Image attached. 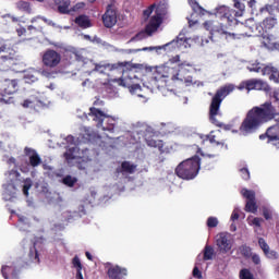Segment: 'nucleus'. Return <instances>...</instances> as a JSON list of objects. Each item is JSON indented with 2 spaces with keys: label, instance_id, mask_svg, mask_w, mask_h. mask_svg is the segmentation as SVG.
<instances>
[{
  "label": "nucleus",
  "instance_id": "1",
  "mask_svg": "<svg viewBox=\"0 0 279 279\" xmlns=\"http://www.w3.org/2000/svg\"><path fill=\"white\" fill-rule=\"evenodd\" d=\"M92 73H100L109 75L110 71L122 72L121 78H113L111 82H117L119 86L128 88L131 95L137 97H145V93L154 88H165L166 86H202V83L193 80V76L186 73H195L197 69L195 64L190 61L180 60V56H175L167 61L165 64L155 68L154 77L147 83L143 73L147 68L138 63L122 62L118 64H93Z\"/></svg>",
  "mask_w": 279,
  "mask_h": 279
},
{
  "label": "nucleus",
  "instance_id": "2",
  "mask_svg": "<svg viewBox=\"0 0 279 279\" xmlns=\"http://www.w3.org/2000/svg\"><path fill=\"white\" fill-rule=\"evenodd\" d=\"M278 114V109H276L271 102H265L259 107H254L247 112L246 118L240 125V136H250V134H254V132L260 128L262 123H267V121L276 119Z\"/></svg>",
  "mask_w": 279,
  "mask_h": 279
},
{
  "label": "nucleus",
  "instance_id": "3",
  "mask_svg": "<svg viewBox=\"0 0 279 279\" xmlns=\"http://www.w3.org/2000/svg\"><path fill=\"white\" fill-rule=\"evenodd\" d=\"M84 132L78 145L74 144L75 138L72 135L65 137V142L69 144V148L64 154L65 160H68L69 165H77L78 169H86L88 167V154L84 150L82 143L95 141V134L90 133V129L84 128Z\"/></svg>",
  "mask_w": 279,
  "mask_h": 279
},
{
  "label": "nucleus",
  "instance_id": "4",
  "mask_svg": "<svg viewBox=\"0 0 279 279\" xmlns=\"http://www.w3.org/2000/svg\"><path fill=\"white\" fill-rule=\"evenodd\" d=\"M143 19L146 22L145 34L154 36L160 29V25L169 19V2L161 0L150 4L143 11Z\"/></svg>",
  "mask_w": 279,
  "mask_h": 279
},
{
  "label": "nucleus",
  "instance_id": "5",
  "mask_svg": "<svg viewBox=\"0 0 279 279\" xmlns=\"http://www.w3.org/2000/svg\"><path fill=\"white\" fill-rule=\"evenodd\" d=\"M5 183L3 184V199L5 202H12L19 193V187L23 186V194L27 197L29 195V189H32V181L21 179V173L16 170H11L4 174Z\"/></svg>",
  "mask_w": 279,
  "mask_h": 279
},
{
  "label": "nucleus",
  "instance_id": "6",
  "mask_svg": "<svg viewBox=\"0 0 279 279\" xmlns=\"http://www.w3.org/2000/svg\"><path fill=\"white\" fill-rule=\"evenodd\" d=\"M24 155L26 158H28V161L25 159V157H20L19 162H16V159H14V157H10L9 155L3 156V161L7 162V165H13V167H17L22 173H29L32 167H40L43 159L36 149L32 147H25Z\"/></svg>",
  "mask_w": 279,
  "mask_h": 279
},
{
  "label": "nucleus",
  "instance_id": "7",
  "mask_svg": "<svg viewBox=\"0 0 279 279\" xmlns=\"http://www.w3.org/2000/svg\"><path fill=\"white\" fill-rule=\"evenodd\" d=\"M235 88L236 87L233 84H227L220 87L213 97L209 107V119L214 125L221 128V122L217 119V117L221 116V112L219 111V108H221V101H223V98L228 97L230 93H234Z\"/></svg>",
  "mask_w": 279,
  "mask_h": 279
},
{
  "label": "nucleus",
  "instance_id": "8",
  "mask_svg": "<svg viewBox=\"0 0 279 279\" xmlns=\"http://www.w3.org/2000/svg\"><path fill=\"white\" fill-rule=\"evenodd\" d=\"M178 178L194 180L199 173V157L195 156L182 161L175 169Z\"/></svg>",
  "mask_w": 279,
  "mask_h": 279
},
{
  "label": "nucleus",
  "instance_id": "9",
  "mask_svg": "<svg viewBox=\"0 0 279 279\" xmlns=\"http://www.w3.org/2000/svg\"><path fill=\"white\" fill-rule=\"evenodd\" d=\"M89 117H92L93 121H96L97 128H100L102 132H114V126L119 121V118H112L96 107L89 109Z\"/></svg>",
  "mask_w": 279,
  "mask_h": 279
},
{
  "label": "nucleus",
  "instance_id": "10",
  "mask_svg": "<svg viewBox=\"0 0 279 279\" xmlns=\"http://www.w3.org/2000/svg\"><path fill=\"white\" fill-rule=\"evenodd\" d=\"M203 27L209 32L210 38H213V36H219V38H225V40H235V38H241V36H252L250 33L236 36L235 34L227 32L226 26L217 21H206Z\"/></svg>",
  "mask_w": 279,
  "mask_h": 279
},
{
  "label": "nucleus",
  "instance_id": "11",
  "mask_svg": "<svg viewBox=\"0 0 279 279\" xmlns=\"http://www.w3.org/2000/svg\"><path fill=\"white\" fill-rule=\"evenodd\" d=\"M234 8H238L239 11H234L227 5L217 7L213 13L215 14L216 19H220V21H227L228 23H234L239 16H243V12L245 10V5L241 2L235 1Z\"/></svg>",
  "mask_w": 279,
  "mask_h": 279
},
{
  "label": "nucleus",
  "instance_id": "12",
  "mask_svg": "<svg viewBox=\"0 0 279 279\" xmlns=\"http://www.w3.org/2000/svg\"><path fill=\"white\" fill-rule=\"evenodd\" d=\"M276 23L277 21L274 17L265 19L262 24H256L254 19H250L246 21L245 27L250 29L253 36H265L269 29L276 27Z\"/></svg>",
  "mask_w": 279,
  "mask_h": 279
},
{
  "label": "nucleus",
  "instance_id": "13",
  "mask_svg": "<svg viewBox=\"0 0 279 279\" xmlns=\"http://www.w3.org/2000/svg\"><path fill=\"white\" fill-rule=\"evenodd\" d=\"M239 90H265L266 93L269 90V85L267 82L258 78H251L247 81H243L239 86Z\"/></svg>",
  "mask_w": 279,
  "mask_h": 279
},
{
  "label": "nucleus",
  "instance_id": "14",
  "mask_svg": "<svg viewBox=\"0 0 279 279\" xmlns=\"http://www.w3.org/2000/svg\"><path fill=\"white\" fill-rule=\"evenodd\" d=\"M178 49V39H173L172 41L163 45V46H150L144 47L142 49L131 50V53H138V51H149L150 53L155 51V53L160 54V51H175Z\"/></svg>",
  "mask_w": 279,
  "mask_h": 279
},
{
  "label": "nucleus",
  "instance_id": "15",
  "mask_svg": "<svg viewBox=\"0 0 279 279\" xmlns=\"http://www.w3.org/2000/svg\"><path fill=\"white\" fill-rule=\"evenodd\" d=\"M62 62V56L56 51L48 49L43 54V64L44 66H48V69H56L58 64Z\"/></svg>",
  "mask_w": 279,
  "mask_h": 279
},
{
  "label": "nucleus",
  "instance_id": "16",
  "mask_svg": "<svg viewBox=\"0 0 279 279\" xmlns=\"http://www.w3.org/2000/svg\"><path fill=\"white\" fill-rule=\"evenodd\" d=\"M241 195L247 199L245 209L247 213L256 214L258 206H256V194L252 190L242 189Z\"/></svg>",
  "mask_w": 279,
  "mask_h": 279
},
{
  "label": "nucleus",
  "instance_id": "17",
  "mask_svg": "<svg viewBox=\"0 0 279 279\" xmlns=\"http://www.w3.org/2000/svg\"><path fill=\"white\" fill-rule=\"evenodd\" d=\"M216 245L220 252L228 254V252L232 250V240H230V235L226 233H219L216 236Z\"/></svg>",
  "mask_w": 279,
  "mask_h": 279
},
{
  "label": "nucleus",
  "instance_id": "18",
  "mask_svg": "<svg viewBox=\"0 0 279 279\" xmlns=\"http://www.w3.org/2000/svg\"><path fill=\"white\" fill-rule=\"evenodd\" d=\"M266 136L268 138V143L279 148V118L277 119V124L270 126L267 132Z\"/></svg>",
  "mask_w": 279,
  "mask_h": 279
},
{
  "label": "nucleus",
  "instance_id": "19",
  "mask_svg": "<svg viewBox=\"0 0 279 279\" xmlns=\"http://www.w3.org/2000/svg\"><path fill=\"white\" fill-rule=\"evenodd\" d=\"M194 43H199V37L195 36L193 38H185L184 36L180 35L177 37V45L179 51H184V49H191Z\"/></svg>",
  "mask_w": 279,
  "mask_h": 279
},
{
  "label": "nucleus",
  "instance_id": "20",
  "mask_svg": "<svg viewBox=\"0 0 279 279\" xmlns=\"http://www.w3.org/2000/svg\"><path fill=\"white\" fill-rule=\"evenodd\" d=\"M255 36H259L262 38L260 43L266 49H269L270 51H274V49H279V44L276 43V38H274L272 35L264 33V35Z\"/></svg>",
  "mask_w": 279,
  "mask_h": 279
},
{
  "label": "nucleus",
  "instance_id": "21",
  "mask_svg": "<svg viewBox=\"0 0 279 279\" xmlns=\"http://www.w3.org/2000/svg\"><path fill=\"white\" fill-rule=\"evenodd\" d=\"M102 23L105 27H114V25H117V11L107 9L106 13L102 15Z\"/></svg>",
  "mask_w": 279,
  "mask_h": 279
},
{
  "label": "nucleus",
  "instance_id": "22",
  "mask_svg": "<svg viewBox=\"0 0 279 279\" xmlns=\"http://www.w3.org/2000/svg\"><path fill=\"white\" fill-rule=\"evenodd\" d=\"M128 276V269L120 266H112L108 269V277L110 279H123Z\"/></svg>",
  "mask_w": 279,
  "mask_h": 279
},
{
  "label": "nucleus",
  "instance_id": "23",
  "mask_svg": "<svg viewBox=\"0 0 279 279\" xmlns=\"http://www.w3.org/2000/svg\"><path fill=\"white\" fill-rule=\"evenodd\" d=\"M146 143L148 147H155L159 149V151L165 153V144L162 143V141L158 140V136L146 134Z\"/></svg>",
  "mask_w": 279,
  "mask_h": 279
},
{
  "label": "nucleus",
  "instance_id": "24",
  "mask_svg": "<svg viewBox=\"0 0 279 279\" xmlns=\"http://www.w3.org/2000/svg\"><path fill=\"white\" fill-rule=\"evenodd\" d=\"M19 90V81L16 80H5L3 84L4 95H14Z\"/></svg>",
  "mask_w": 279,
  "mask_h": 279
},
{
  "label": "nucleus",
  "instance_id": "25",
  "mask_svg": "<svg viewBox=\"0 0 279 279\" xmlns=\"http://www.w3.org/2000/svg\"><path fill=\"white\" fill-rule=\"evenodd\" d=\"M258 245H259L260 250H263V252H264L265 256H267V258H278V253L276 251L269 250V244H267L265 239L259 238Z\"/></svg>",
  "mask_w": 279,
  "mask_h": 279
},
{
  "label": "nucleus",
  "instance_id": "26",
  "mask_svg": "<svg viewBox=\"0 0 279 279\" xmlns=\"http://www.w3.org/2000/svg\"><path fill=\"white\" fill-rule=\"evenodd\" d=\"M263 218L254 216L247 217V223L254 228V232H256V234H260V230H263Z\"/></svg>",
  "mask_w": 279,
  "mask_h": 279
},
{
  "label": "nucleus",
  "instance_id": "27",
  "mask_svg": "<svg viewBox=\"0 0 279 279\" xmlns=\"http://www.w3.org/2000/svg\"><path fill=\"white\" fill-rule=\"evenodd\" d=\"M75 23L82 29H88V27H93V22H90V19L87 15H78L75 19Z\"/></svg>",
  "mask_w": 279,
  "mask_h": 279
},
{
  "label": "nucleus",
  "instance_id": "28",
  "mask_svg": "<svg viewBox=\"0 0 279 279\" xmlns=\"http://www.w3.org/2000/svg\"><path fill=\"white\" fill-rule=\"evenodd\" d=\"M264 75H270L269 80L271 82H275L276 84H279V71L278 69L267 65L264 70Z\"/></svg>",
  "mask_w": 279,
  "mask_h": 279
},
{
  "label": "nucleus",
  "instance_id": "29",
  "mask_svg": "<svg viewBox=\"0 0 279 279\" xmlns=\"http://www.w3.org/2000/svg\"><path fill=\"white\" fill-rule=\"evenodd\" d=\"M24 108H38L43 106V101L38 100V98L31 96L21 104Z\"/></svg>",
  "mask_w": 279,
  "mask_h": 279
},
{
  "label": "nucleus",
  "instance_id": "30",
  "mask_svg": "<svg viewBox=\"0 0 279 279\" xmlns=\"http://www.w3.org/2000/svg\"><path fill=\"white\" fill-rule=\"evenodd\" d=\"M54 3L60 14H71V9H69V5H71V1L62 0V1H54Z\"/></svg>",
  "mask_w": 279,
  "mask_h": 279
},
{
  "label": "nucleus",
  "instance_id": "31",
  "mask_svg": "<svg viewBox=\"0 0 279 279\" xmlns=\"http://www.w3.org/2000/svg\"><path fill=\"white\" fill-rule=\"evenodd\" d=\"M24 81L26 84H34V82H38V71L31 69L24 72Z\"/></svg>",
  "mask_w": 279,
  "mask_h": 279
},
{
  "label": "nucleus",
  "instance_id": "32",
  "mask_svg": "<svg viewBox=\"0 0 279 279\" xmlns=\"http://www.w3.org/2000/svg\"><path fill=\"white\" fill-rule=\"evenodd\" d=\"M0 147L2 151H5L7 154H11V151H14V145H10L9 137H5L3 135L0 136Z\"/></svg>",
  "mask_w": 279,
  "mask_h": 279
},
{
  "label": "nucleus",
  "instance_id": "33",
  "mask_svg": "<svg viewBox=\"0 0 279 279\" xmlns=\"http://www.w3.org/2000/svg\"><path fill=\"white\" fill-rule=\"evenodd\" d=\"M265 69H267V65L258 62L251 63L250 65H247V70L251 73H262V75H265Z\"/></svg>",
  "mask_w": 279,
  "mask_h": 279
},
{
  "label": "nucleus",
  "instance_id": "34",
  "mask_svg": "<svg viewBox=\"0 0 279 279\" xmlns=\"http://www.w3.org/2000/svg\"><path fill=\"white\" fill-rule=\"evenodd\" d=\"M204 143H209V147H217V146H223L222 143H220L219 140H217V134L215 132H211L209 135L205 136Z\"/></svg>",
  "mask_w": 279,
  "mask_h": 279
},
{
  "label": "nucleus",
  "instance_id": "35",
  "mask_svg": "<svg viewBox=\"0 0 279 279\" xmlns=\"http://www.w3.org/2000/svg\"><path fill=\"white\" fill-rule=\"evenodd\" d=\"M122 173V175H126V173H134V171H136V166L124 161L122 162V166L120 168V170H118Z\"/></svg>",
  "mask_w": 279,
  "mask_h": 279
},
{
  "label": "nucleus",
  "instance_id": "36",
  "mask_svg": "<svg viewBox=\"0 0 279 279\" xmlns=\"http://www.w3.org/2000/svg\"><path fill=\"white\" fill-rule=\"evenodd\" d=\"M17 10H21L22 12H26L27 14H32V5L29 2H25L23 0L16 2Z\"/></svg>",
  "mask_w": 279,
  "mask_h": 279
},
{
  "label": "nucleus",
  "instance_id": "37",
  "mask_svg": "<svg viewBox=\"0 0 279 279\" xmlns=\"http://www.w3.org/2000/svg\"><path fill=\"white\" fill-rule=\"evenodd\" d=\"M17 218L20 230H27V228H29V221L27 220V217L19 215Z\"/></svg>",
  "mask_w": 279,
  "mask_h": 279
},
{
  "label": "nucleus",
  "instance_id": "38",
  "mask_svg": "<svg viewBox=\"0 0 279 279\" xmlns=\"http://www.w3.org/2000/svg\"><path fill=\"white\" fill-rule=\"evenodd\" d=\"M85 40H92V43H96L97 45H102V47H106L107 49H110L112 46L107 44L106 41H102L99 37H94L93 39L89 37V35H84Z\"/></svg>",
  "mask_w": 279,
  "mask_h": 279
},
{
  "label": "nucleus",
  "instance_id": "39",
  "mask_svg": "<svg viewBox=\"0 0 279 279\" xmlns=\"http://www.w3.org/2000/svg\"><path fill=\"white\" fill-rule=\"evenodd\" d=\"M264 218L269 221V219H272L274 217V208L269 206H263L262 207Z\"/></svg>",
  "mask_w": 279,
  "mask_h": 279
},
{
  "label": "nucleus",
  "instance_id": "40",
  "mask_svg": "<svg viewBox=\"0 0 279 279\" xmlns=\"http://www.w3.org/2000/svg\"><path fill=\"white\" fill-rule=\"evenodd\" d=\"M62 182L63 184H65V186L72 187V186H75V184L77 183V178L66 175L65 178H63Z\"/></svg>",
  "mask_w": 279,
  "mask_h": 279
},
{
  "label": "nucleus",
  "instance_id": "41",
  "mask_svg": "<svg viewBox=\"0 0 279 279\" xmlns=\"http://www.w3.org/2000/svg\"><path fill=\"white\" fill-rule=\"evenodd\" d=\"M215 255V250L211 246H205L204 251V260H211L213 256Z\"/></svg>",
  "mask_w": 279,
  "mask_h": 279
},
{
  "label": "nucleus",
  "instance_id": "42",
  "mask_svg": "<svg viewBox=\"0 0 279 279\" xmlns=\"http://www.w3.org/2000/svg\"><path fill=\"white\" fill-rule=\"evenodd\" d=\"M12 64V59L2 57V63H0V71H8Z\"/></svg>",
  "mask_w": 279,
  "mask_h": 279
},
{
  "label": "nucleus",
  "instance_id": "43",
  "mask_svg": "<svg viewBox=\"0 0 279 279\" xmlns=\"http://www.w3.org/2000/svg\"><path fill=\"white\" fill-rule=\"evenodd\" d=\"M40 21H43L47 25H53V22L51 20H48L47 17H43V16L33 17L31 20V23H40Z\"/></svg>",
  "mask_w": 279,
  "mask_h": 279
},
{
  "label": "nucleus",
  "instance_id": "44",
  "mask_svg": "<svg viewBox=\"0 0 279 279\" xmlns=\"http://www.w3.org/2000/svg\"><path fill=\"white\" fill-rule=\"evenodd\" d=\"M85 8L86 3L77 2L73 8L70 9V14H73V12H81V10H84Z\"/></svg>",
  "mask_w": 279,
  "mask_h": 279
},
{
  "label": "nucleus",
  "instance_id": "45",
  "mask_svg": "<svg viewBox=\"0 0 279 279\" xmlns=\"http://www.w3.org/2000/svg\"><path fill=\"white\" fill-rule=\"evenodd\" d=\"M240 279H254V276H252L248 269L244 268L240 271Z\"/></svg>",
  "mask_w": 279,
  "mask_h": 279
},
{
  "label": "nucleus",
  "instance_id": "46",
  "mask_svg": "<svg viewBox=\"0 0 279 279\" xmlns=\"http://www.w3.org/2000/svg\"><path fill=\"white\" fill-rule=\"evenodd\" d=\"M207 226L208 228H217V226H219V220L217 217H209L207 219Z\"/></svg>",
  "mask_w": 279,
  "mask_h": 279
},
{
  "label": "nucleus",
  "instance_id": "47",
  "mask_svg": "<svg viewBox=\"0 0 279 279\" xmlns=\"http://www.w3.org/2000/svg\"><path fill=\"white\" fill-rule=\"evenodd\" d=\"M189 3L195 12H204V9L196 1L189 0Z\"/></svg>",
  "mask_w": 279,
  "mask_h": 279
},
{
  "label": "nucleus",
  "instance_id": "48",
  "mask_svg": "<svg viewBox=\"0 0 279 279\" xmlns=\"http://www.w3.org/2000/svg\"><path fill=\"white\" fill-rule=\"evenodd\" d=\"M29 257L31 260H35V263H38V251L36 250V247L31 248Z\"/></svg>",
  "mask_w": 279,
  "mask_h": 279
},
{
  "label": "nucleus",
  "instance_id": "49",
  "mask_svg": "<svg viewBox=\"0 0 279 279\" xmlns=\"http://www.w3.org/2000/svg\"><path fill=\"white\" fill-rule=\"evenodd\" d=\"M198 265H199V263H196V266L194 267L192 274H193L194 278L202 279V271L199 270Z\"/></svg>",
  "mask_w": 279,
  "mask_h": 279
},
{
  "label": "nucleus",
  "instance_id": "50",
  "mask_svg": "<svg viewBox=\"0 0 279 279\" xmlns=\"http://www.w3.org/2000/svg\"><path fill=\"white\" fill-rule=\"evenodd\" d=\"M72 265H73V267L76 268V270L82 269V262H80V257L75 256V257L72 259Z\"/></svg>",
  "mask_w": 279,
  "mask_h": 279
},
{
  "label": "nucleus",
  "instance_id": "51",
  "mask_svg": "<svg viewBox=\"0 0 279 279\" xmlns=\"http://www.w3.org/2000/svg\"><path fill=\"white\" fill-rule=\"evenodd\" d=\"M241 254H243V256H252V248H250L248 246H242L240 248Z\"/></svg>",
  "mask_w": 279,
  "mask_h": 279
},
{
  "label": "nucleus",
  "instance_id": "52",
  "mask_svg": "<svg viewBox=\"0 0 279 279\" xmlns=\"http://www.w3.org/2000/svg\"><path fill=\"white\" fill-rule=\"evenodd\" d=\"M240 173H241L243 180H250V170H247V168H242L240 170Z\"/></svg>",
  "mask_w": 279,
  "mask_h": 279
},
{
  "label": "nucleus",
  "instance_id": "53",
  "mask_svg": "<svg viewBox=\"0 0 279 279\" xmlns=\"http://www.w3.org/2000/svg\"><path fill=\"white\" fill-rule=\"evenodd\" d=\"M239 213H240L239 208H235V209L232 211V214H231V221H236V220H239Z\"/></svg>",
  "mask_w": 279,
  "mask_h": 279
},
{
  "label": "nucleus",
  "instance_id": "54",
  "mask_svg": "<svg viewBox=\"0 0 279 279\" xmlns=\"http://www.w3.org/2000/svg\"><path fill=\"white\" fill-rule=\"evenodd\" d=\"M252 260L253 263H255V265H260V256H258L257 254L252 255Z\"/></svg>",
  "mask_w": 279,
  "mask_h": 279
},
{
  "label": "nucleus",
  "instance_id": "55",
  "mask_svg": "<svg viewBox=\"0 0 279 279\" xmlns=\"http://www.w3.org/2000/svg\"><path fill=\"white\" fill-rule=\"evenodd\" d=\"M1 99L4 104H13L14 102V98H12V97H9L8 99L5 97H2Z\"/></svg>",
  "mask_w": 279,
  "mask_h": 279
},
{
  "label": "nucleus",
  "instance_id": "56",
  "mask_svg": "<svg viewBox=\"0 0 279 279\" xmlns=\"http://www.w3.org/2000/svg\"><path fill=\"white\" fill-rule=\"evenodd\" d=\"M16 32H17V36H23V34H25L26 31H25V28L20 27L16 29Z\"/></svg>",
  "mask_w": 279,
  "mask_h": 279
},
{
  "label": "nucleus",
  "instance_id": "57",
  "mask_svg": "<svg viewBox=\"0 0 279 279\" xmlns=\"http://www.w3.org/2000/svg\"><path fill=\"white\" fill-rule=\"evenodd\" d=\"M76 279H84V276L82 275V269L76 270Z\"/></svg>",
  "mask_w": 279,
  "mask_h": 279
},
{
  "label": "nucleus",
  "instance_id": "58",
  "mask_svg": "<svg viewBox=\"0 0 279 279\" xmlns=\"http://www.w3.org/2000/svg\"><path fill=\"white\" fill-rule=\"evenodd\" d=\"M143 38V33L138 34L137 36L133 37L131 39V43L134 41V40H141Z\"/></svg>",
  "mask_w": 279,
  "mask_h": 279
},
{
  "label": "nucleus",
  "instance_id": "59",
  "mask_svg": "<svg viewBox=\"0 0 279 279\" xmlns=\"http://www.w3.org/2000/svg\"><path fill=\"white\" fill-rule=\"evenodd\" d=\"M202 156H205V158H216V154H202Z\"/></svg>",
  "mask_w": 279,
  "mask_h": 279
},
{
  "label": "nucleus",
  "instance_id": "60",
  "mask_svg": "<svg viewBox=\"0 0 279 279\" xmlns=\"http://www.w3.org/2000/svg\"><path fill=\"white\" fill-rule=\"evenodd\" d=\"M247 3L250 8H254V5H256V0H248Z\"/></svg>",
  "mask_w": 279,
  "mask_h": 279
},
{
  "label": "nucleus",
  "instance_id": "61",
  "mask_svg": "<svg viewBox=\"0 0 279 279\" xmlns=\"http://www.w3.org/2000/svg\"><path fill=\"white\" fill-rule=\"evenodd\" d=\"M195 23H197V20H191V19H189V25H190V27H193V25H195Z\"/></svg>",
  "mask_w": 279,
  "mask_h": 279
},
{
  "label": "nucleus",
  "instance_id": "62",
  "mask_svg": "<svg viewBox=\"0 0 279 279\" xmlns=\"http://www.w3.org/2000/svg\"><path fill=\"white\" fill-rule=\"evenodd\" d=\"M41 75H44V77H51V73H49L47 71H43Z\"/></svg>",
  "mask_w": 279,
  "mask_h": 279
},
{
  "label": "nucleus",
  "instance_id": "63",
  "mask_svg": "<svg viewBox=\"0 0 279 279\" xmlns=\"http://www.w3.org/2000/svg\"><path fill=\"white\" fill-rule=\"evenodd\" d=\"M271 10V5H266V8L262 9V12H269Z\"/></svg>",
  "mask_w": 279,
  "mask_h": 279
},
{
  "label": "nucleus",
  "instance_id": "64",
  "mask_svg": "<svg viewBox=\"0 0 279 279\" xmlns=\"http://www.w3.org/2000/svg\"><path fill=\"white\" fill-rule=\"evenodd\" d=\"M86 258H88V260H93V255L89 252H86Z\"/></svg>",
  "mask_w": 279,
  "mask_h": 279
}]
</instances>
